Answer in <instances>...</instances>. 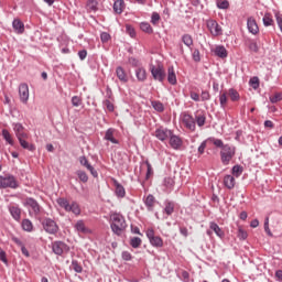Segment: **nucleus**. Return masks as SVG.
I'll return each mask as SVG.
<instances>
[{
  "label": "nucleus",
  "mask_w": 282,
  "mask_h": 282,
  "mask_svg": "<svg viewBox=\"0 0 282 282\" xmlns=\"http://www.w3.org/2000/svg\"><path fill=\"white\" fill-rule=\"evenodd\" d=\"M209 228H210V230H213V232H215V235H217V237L223 239L225 234H224V230L221 229V227H219V225H217V223L212 221L209 224Z\"/></svg>",
  "instance_id": "nucleus-28"
},
{
  "label": "nucleus",
  "mask_w": 282,
  "mask_h": 282,
  "mask_svg": "<svg viewBox=\"0 0 282 282\" xmlns=\"http://www.w3.org/2000/svg\"><path fill=\"white\" fill-rule=\"evenodd\" d=\"M182 43H184L186 47H193V36L191 34H183Z\"/></svg>",
  "instance_id": "nucleus-38"
},
{
  "label": "nucleus",
  "mask_w": 282,
  "mask_h": 282,
  "mask_svg": "<svg viewBox=\"0 0 282 282\" xmlns=\"http://www.w3.org/2000/svg\"><path fill=\"white\" fill-rule=\"evenodd\" d=\"M231 173L235 177H241V174L243 173V166L234 165L231 169Z\"/></svg>",
  "instance_id": "nucleus-42"
},
{
  "label": "nucleus",
  "mask_w": 282,
  "mask_h": 282,
  "mask_svg": "<svg viewBox=\"0 0 282 282\" xmlns=\"http://www.w3.org/2000/svg\"><path fill=\"white\" fill-rule=\"evenodd\" d=\"M163 186L166 188L167 193H171L175 186V178L167 176L163 180Z\"/></svg>",
  "instance_id": "nucleus-26"
},
{
  "label": "nucleus",
  "mask_w": 282,
  "mask_h": 282,
  "mask_svg": "<svg viewBox=\"0 0 282 282\" xmlns=\"http://www.w3.org/2000/svg\"><path fill=\"white\" fill-rule=\"evenodd\" d=\"M100 41L101 43H109V41H111V34H109L108 32H101Z\"/></svg>",
  "instance_id": "nucleus-48"
},
{
  "label": "nucleus",
  "mask_w": 282,
  "mask_h": 282,
  "mask_svg": "<svg viewBox=\"0 0 282 282\" xmlns=\"http://www.w3.org/2000/svg\"><path fill=\"white\" fill-rule=\"evenodd\" d=\"M181 116H182V122L185 129H188V131L195 132V130L197 129V126L193 115L188 112H183Z\"/></svg>",
  "instance_id": "nucleus-9"
},
{
  "label": "nucleus",
  "mask_w": 282,
  "mask_h": 282,
  "mask_svg": "<svg viewBox=\"0 0 282 282\" xmlns=\"http://www.w3.org/2000/svg\"><path fill=\"white\" fill-rule=\"evenodd\" d=\"M22 229L25 232H32V230H34V225L32 224V220L30 219H23L22 220Z\"/></svg>",
  "instance_id": "nucleus-34"
},
{
  "label": "nucleus",
  "mask_w": 282,
  "mask_h": 282,
  "mask_svg": "<svg viewBox=\"0 0 282 282\" xmlns=\"http://www.w3.org/2000/svg\"><path fill=\"white\" fill-rule=\"evenodd\" d=\"M126 32L129 34V36H131V39H135V29H133V26L127 24Z\"/></svg>",
  "instance_id": "nucleus-53"
},
{
  "label": "nucleus",
  "mask_w": 282,
  "mask_h": 282,
  "mask_svg": "<svg viewBox=\"0 0 282 282\" xmlns=\"http://www.w3.org/2000/svg\"><path fill=\"white\" fill-rule=\"evenodd\" d=\"M140 30H142L145 34H153V26L149 22H141Z\"/></svg>",
  "instance_id": "nucleus-36"
},
{
  "label": "nucleus",
  "mask_w": 282,
  "mask_h": 282,
  "mask_svg": "<svg viewBox=\"0 0 282 282\" xmlns=\"http://www.w3.org/2000/svg\"><path fill=\"white\" fill-rule=\"evenodd\" d=\"M56 204L59 208H64L66 213H73V215H80V205L76 202H72L69 204V200L65 197H59L56 199Z\"/></svg>",
  "instance_id": "nucleus-2"
},
{
  "label": "nucleus",
  "mask_w": 282,
  "mask_h": 282,
  "mask_svg": "<svg viewBox=\"0 0 282 282\" xmlns=\"http://www.w3.org/2000/svg\"><path fill=\"white\" fill-rule=\"evenodd\" d=\"M72 268L75 272H77V274H80V272H83V267L80 265V263L77 262V260H72Z\"/></svg>",
  "instance_id": "nucleus-45"
},
{
  "label": "nucleus",
  "mask_w": 282,
  "mask_h": 282,
  "mask_svg": "<svg viewBox=\"0 0 282 282\" xmlns=\"http://www.w3.org/2000/svg\"><path fill=\"white\" fill-rule=\"evenodd\" d=\"M193 61H195V63H199V61H202V57H200V55H199V50H194V52H193Z\"/></svg>",
  "instance_id": "nucleus-58"
},
{
  "label": "nucleus",
  "mask_w": 282,
  "mask_h": 282,
  "mask_svg": "<svg viewBox=\"0 0 282 282\" xmlns=\"http://www.w3.org/2000/svg\"><path fill=\"white\" fill-rule=\"evenodd\" d=\"M116 76L119 78L120 83H129V76H127V72H124V68L122 66H118L116 68Z\"/></svg>",
  "instance_id": "nucleus-18"
},
{
  "label": "nucleus",
  "mask_w": 282,
  "mask_h": 282,
  "mask_svg": "<svg viewBox=\"0 0 282 282\" xmlns=\"http://www.w3.org/2000/svg\"><path fill=\"white\" fill-rule=\"evenodd\" d=\"M75 230H77V232H82L83 235H87V232H89V229L85 226L84 220H77L75 224Z\"/></svg>",
  "instance_id": "nucleus-31"
},
{
  "label": "nucleus",
  "mask_w": 282,
  "mask_h": 282,
  "mask_svg": "<svg viewBox=\"0 0 282 282\" xmlns=\"http://www.w3.org/2000/svg\"><path fill=\"white\" fill-rule=\"evenodd\" d=\"M128 63L132 67H139L140 66V61H138L135 57H129Z\"/></svg>",
  "instance_id": "nucleus-57"
},
{
  "label": "nucleus",
  "mask_w": 282,
  "mask_h": 282,
  "mask_svg": "<svg viewBox=\"0 0 282 282\" xmlns=\"http://www.w3.org/2000/svg\"><path fill=\"white\" fill-rule=\"evenodd\" d=\"M144 204L148 208V210H152L153 206H155V196L153 194H149L147 198L144 199Z\"/></svg>",
  "instance_id": "nucleus-33"
},
{
  "label": "nucleus",
  "mask_w": 282,
  "mask_h": 282,
  "mask_svg": "<svg viewBox=\"0 0 282 282\" xmlns=\"http://www.w3.org/2000/svg\"><path fill=\"white\" fill-rule=\"evenodd\" d=\"M9 213L15 221H21V208L19 206H9Z\"/></svg>",
  "instance_id": "nucleus-21"
},
{
  "label": "nucleus",
  "mask_w": 282,
  "mask_h": 282,
  "mask_svg": "<svg viewBox=\"0 0 282 282\" xmlns=\"http://www.w3.org/2000/svg\"><path fill=\"white\" fill-rule=\"evenodd\" d=\"M121 257H122L123 261H131V259H132L131 252H129V251H123L121 253Z\"/></svg>",
  "instance_id": "nucleus-60"
},
{
  "label": "nucleus",
  "mask_w": 282,
  "mask_h": 282,
  "mask_svg": "<svg viewBox=\"0 0 282 282\" xmlns=\"http://www.w3.org/2000/svg\"><path fill=\"white\" fill-rule=\"evenodd\" d=\"M12 129L18 140L29 138L28 133L25 132V127H23V123H19V122L12 123Z\"/></svg>",
  "instance_id": "nucleus-14"
},
{
  "label": "nucleus",
  "mask_w": 282,
  "mask_h": 282,
  "mask_svg": "<svg viewBox=\"0 0 282 282\" xmlns=\"http://www.w3.org/2000/svg\"><path fill=\"white\" fill-rule=\"evenodd\" d=\"M247 28L251 34H259V25H257V20L253 18H248Z\"/></svg>",
  "instance_id": "nucleus-17"
},
{
  "label": "nucleus",
  "mask_w": 282,
  "mask_h": 282,
  "mask_svg": "<svg viewBox=\"0 0 282 282\" xmlns=\"http://www.w3.org/2000/svg\"><path fill=\"white\" fill-rule=\"evenodd\" d=\"M112 8L116 14H122L124 12V0H116Z\"/></svg>",
  "instance_id": "nucleus-27"
},
{
  "label": "nucleus",
  "mask_w": 282,
  "mask_h": 282,
  "mask_svg": "<svg viewBox=\"0 0 282 282\" xmlns=\"http://www.w3.org/2000/svg\"><path fill=\"white\" fill-rule=\"evenodd\" d=\"M145 235L153 248H162L164 246V240L160 236H155V230L153 228H149L145 231Z\"/></svg>",
  "instance_id": "nucleus-6"
},
{
  "label": "nucleus",
  "mask_w": 282,
  "mask_h": 282,
  "mask_svg": "<svg viewBox=\"0 0 282 282\" xmlns=\"http://www.w3.org/2000/svg\"><path fill=\"white\" fill-rule=\"evenodd\" d=\"M204 151H206V141H203L200 145L198 147V153L199 155H204Z\"/></svg>",
  "instance_id": "nucleus-63"
},
{
  "label": "nucleus",
  "mask_w": 282,
  "mask_h": 282,
  "mask_svg": "<svg viewBox=\"0 0 282 282\" xmlns=\"http://www.w3.org/2000/svg\"><path fill=\"white\" fill-rule=\"evenodd\" d=\"M167 82L170 85H177V75H175V68L173 66L167 68Z\"/></svg>",
  "instance_id": "nucleus-23"
},
{
  "label": "nucleus",
  "mask_w": 282,
  "mask_h": 282,
  "mask_svg": "<svg viewBox=\"0 0 282 282\" xmlns=\"http://www.w3.org/2000/svg\"><path fill=\"white\" fill-rule=\"evenodd\" d=\"M150 72L154 78V80H159V83H164V78H166V73L164 72L163 65H151Z\"/></svg>",
  "instance_id": "nucleus-7"
},
{
  "label": "nucleus",
  "mask_w": 282,
  "mask_h": 282,
  "mask_svg": "<svg viewBox=\"0 0 282 282\" xmlns=\"http://www.w3.org/2000/svg\"><path fill=\"white\" fill-rule=\"evenodd\" d=\"M214 54L218 56V58H228V51L226 50V46L218 45L216 46Z\"/></svg>",
  "instance_id": "nucleus-25"
},
{
  "label": "nucleus",
  "mask_w": 282,
  "mask_h": 282,
  "mask_svg": "<svg viewBox=\"0 0 282 282\" xmlns=\"http://www.w3.org/2000/svg\"><path fill=\"white\" fill-rule=\"evenodd\" d=\"M52 251L54 254H57V257H62L65 252H69V246L64 241L57 240L52 242Z\"/></svg>",
  "instance_id": "nucleus-10"
},
{
  "label": "nucleus",
  "mask_w": 282,
  "mask_h": 282,
  "mask_svg": "<svg viewBox=\"0 0 282 282\" xmlns=\"http://www.w3.org/2000/svg\"><path fill=\"white\" fill-rule=\"evenodd\" d=\"M262 21L265 28H270V25L274 24V20L272 19V14L270 13H265Z\"/></svg>",
  "instance_id": "nucleus-40"
},
{
  "label": "nucleus",
  "mask_w": 282,
  "mask_h": 282,
  "mask_svg": "<svg viewBox=\"0 0 282 282\" xmlns=\"http://www.w3.org/2000/svg\"><path fill=\"white\" fill-rule=\"evenodd\" d=\"M238 239H240L241 241H246V239H248V231L243 230L242 228H239Z\"/></svg>",
  "instance_id": "nucleus-50"
},
{
  "label": "nucleus",
  "mask_w": 282,
  "mask_h": 282,
  "mask_svg": "<svg viewBox=\"0 0 282 282\" xmlns=\"http://www.w3.org/2000/svg\"><path fill=\"white\" fill-rule=\"evenodd\" d=\"M235 153H237V149L230 144H226L224 149L220 150V162L224 164V166H228V164L232 162Z\"/></svg>",
  "instance_id": "nucleus-3"
},
{
  "label": "nucleus",
  "mask_w": 282,
  "mask_h": 282,
  "mask_svg": "<svg viewBox=\"0 0 282 282\" xmlns=\"http://www.w3.org/2000/svg\"><path fill=\"white\" fill-rule=\"evenodd\" d=\"M42 226L48 235H56V232H58V224H56L52 218H45Z\"/></svg>",
  "instance_id": "nucleus-11"
},
{
  "label": "nucleus",
  "mask_w": 282,
  "mask_h": 282,
  "mask_svg": "<svg viewBox=\"0 0 282 282\" xmlns=\"http://www.w3.org/2000/svg\"><path fill=\"white\" fill-rule=\"evenodd\" d=\"M274 14L278 26L280 28V32H282V14L279 11H275Z\"/></svg>",
  "instance_id": "nucleus-54"
},
{
  "label": "nucleus",
  "mask_w": 282,
  "mask_h": 282,
  "mask_svg": "<svg viewBox=\"0 0 282 282\" xmlns=\"http://www.w3.org/2000/svg\"><path fill=\"white\" fill-rule=\"evenodd\" d=\"M70 102L73 107H80V105H83V99L78 96H73Z\"/></svg>",
  "instance_id": "nucleus-47"
},
{
  "label": "nucleus",
  "mask_w": 282,
  "mask_h": 282,
  "mask_svg": "<svg viewBox=\"0 0 282 282\" xmlns=\"http://www.w3.org/2000/svg\"><path fill=\"white\" fill-rule=\"evenodd\" d=\"M282 94L275 93L273 96H270L269 100L272 102V105H276V102H281Z\"/></svg>",
  "instance_id": "nucleus-44"
},
{
  "label": "nucleus",
  "mask_w": 282,
  "mask_h": 282,
  "mask_svg": "<svg viewBox=\"0 0 282 282\" xmlns=\"http://www.w3.org/2000/svg\"><path fill=\"white\" fill-rule=\"evenodd\" d=\"M183 144L184 142L182 141V138L177 137L176 134H173L172 132L170 135V147H172L174 151H180Z\"/></svg>",
  "instance_id": "nucleus-15"
},
{
  "label": "nucleus",
  "mask_w": 282,
  "mask_h": 282,
  "mask_svg": "<svg viewBox=\"0 0 282 282\" xmlns=\"http://www.w3.org/2000/svg\"><path fill=\"white\" fill-rule=\"evenodd\" d=\"M163 206V213L167 215V217H171V215L175 213V202L171 199H165Z\"/></svg>",
  "instance_id": "nucleus-16"
},
{
  "label": "nucleus",
  "mask_w": 282,
  "mask_h": 282,
  "mask_svg": "<svg viewBox=\"0 0 282 282\" xmlns=\"http://www.w3.org/2000/svg\"><path fill=\"white\" fill-rule=\"evenodd\" d=\"M115 194L119 198H123L127 195V191L124 189V186L120 184L118 181H115Z\"/></svg>",
  "instance_id": "nucleus-22"
},
{
  "label": "nucleus",
  "mask_w": 282,
  "mask_h": 282,
  "mask_svg": "<svg viewBox=\"0 0 282 282\" xmlns=\"http://www.w3.org/2000/svg\"><path fill=\"white\" fill-rule=\"evenodd\" d=\"M264 231L267 232V235L269 236V237H272L273 235H272V231L270 230V217H267L265 219H264Z\"/></svg>",
  "instance_id": "nucleus-51"
},
{
  "label": "nucleus",
  "mask_w": 282,
  "mask_h": 282,
  "mask_svg": "<svg viewBox=\"0 0 282 282\" xmlns=\"http://www.w3.org/2000/svg\"><path fill=\"white\" fill-rule=\"evenodd\" d=\"M78 57L82 59V61H85V58H87V50H82V51H78Z\"/></svg>",
  "instance_id": "nucleus-64"
},
{
  "label": "nucleus",
  "mask_w": 282,
  "mask_h": 282,
  "mask_svg": "<svg viewBox=\"0 0 282 282\" xmlns=\"http://www.w3.org/2000/svg\"><path fill=\"white\" fill-rule=\"evenodd\" d=\"M0 188H19V181L12 174L0 175Z\"/></svg>",
  "instance_id": "nucleus-4"
},
{
  "label": "nucleus",
  "mask_w": 282,
  "mask_h": 282,
  "mask_svg": "<svg viewBox=\"0 0 282 282\" xmlns=\"http://www.w3.org/2000/svg\"><path fill=\"white\" fill-rule=\"evenodd\" d=\"M110 228L115 235L120 237L124 230H127V220L120 213H113L110 215Z\"/></svg>",
  "instance_id": "nucleus-1"
},
{
  "label": "nucleus",
  "mask_w": 282,
  "mask_h": 282,
  "mask_svg": "<svg viewBox=\"0 0 282 282\" xmlns=\"http://www.w3.org/2000/svg\"><path fill=\"white\" fill-rule=\"evenodd\" d=\"M76 175L78 180H80L84 184H87V182H89V176L87 175V172L78 170L76 171Z\"/></svg>",
  "instance_id": "nucleus-37"
},
{
  "label": "nucleus",
  "mask_w": 282,
  "mask_h": 282,
  "mask_svg": "<svg viewBox=\"0 0 282 282\" xmlns=\"http://www.w3.org/2000/svg\"><path fill=\"white\" fill-rule=\"evenodd\" d=\"M219 102H220L221 109H226V105L228 102V97L226 96V93L219 96Z\"/></svg>",
  "instance_id": "nucleus-49"
},
{
  "label": "nucleus",
  "mask_w": 282,
  "mask_h": 282,
  "mask_svg": "<svg viewBox=\"0 0 282 282\" xmlns=\"http://www.w3.org/2000/svg\"><path fill=\"white\" fill-rule=\"evenodd\" d=\"M116 133V129L109 128L104 137V140H107V142H111L112 144H119L118 139H115L113 134Z\"/></svg>",
  "instance_id": "nucleus-20"
},
{
  "label": "nucleus",
  "mask_w": 282,
  "mask_h": 282,
  "mask_svg": "<svg viewBox=\"0 0 282 282\" xmlns=\"http://www.w3.org/2000/svg\"><path fill=\"white\" fill-rule=\"evenodd\" d=\"M79 164H82V166H85L86 169H89V166H91V164H89V161L87 160V156H79Z\"/></svg>",
  "instance_id": "nucleus-55"
},
{
  "label": "nucleus",
  "mask_w": 282,
  "mask_h": 282,
  "mask_svg": "<svg viewBox=\"0 0 282 282\" xmlns=\"http://www.w3.org/2000/svg\"><path fill=\"white\" fill-rule=\"evenodd\" d=\"M171 133H173V131L169 130V128L160 127L155 130L154 135L161 142H164L165 140H169V138H171Z\"/></svg>",
  "instance_id": "nucleus-13"
},
{
  "label": "nucleus",
  "mask_w": 282,
  "mask_h": 282,
  "mask_svg": "<svg viewBox=\"0 0 282 282\" xmlns=\"http://www.w3.org/2000/svg\"><path fill=\"white\" fill-rule=\"evenodd\" d=\"M2 138L6 140L7 144H10V147H14V139H12V134L7 129L2 130Z\"/></svg>",
  "instance_id": "nucleus-32"
},
{
  "label": "nucleus",
  "mask_w": 282,
  "mask_h": 282,
  "mask_svg": "<svg viewBox=\"0 0 282 282\" xmlns=\"http://www.w3.org/2000/svg\"><path fill=\"white\" fill-rule=\"evenodd\" d=\"M18 141L20 142V145L22 147V149H25L26 151H31L32 153L33 151H36V145L28 142L26 139H18Z\"/></svg>",
  "instance_id": "nucleus-29"
},
{
  "label": "nucleus",
  "mask_w": 282,
  "mask_h": 282,
  "mask_svg": "<svg viewBox=\"0 0 282 282\" xmlns=\"http://www.w3.org/2000/svg\"><path fill=\"white\" fill-rule=\"evenodd\" d=\"M194 120H195L197 127L202 128V127H204V124H206V115H204V113L195 115Z\"/></svg>",
  "instance_id": "nucleus-35"
},
{
  "label": "nucleus",
  "mask_w": 282,
  "mask_h": 282,
  "mask_svg": "<svg viewBox=\"0 0 282 282\" xmlns=\"http://www.w3.org/2000/svg\"><path fill=\"white\" fill-rule=\"evenodd\" d=\"M12 28L17 34H23L25 32V24H23L20 19L13 20Z\"/></svg>",
  "instance_id": "nucleus-19"
},
{
  "label": "nucleus",
  "mask_w": 282,
  "mask_h": 282,
  "mask_svg": "<svg viewBox=\"0 0 282 282\" xmlns=\"http://www.w3.org/2000/svg\"><path fill=\"white\" fill-rule=\"evenodd\" d=\"M206 25L212 36H221V34H224V29H221V25H219V23L216 22V20H207Z\"/></svg>",
  "instance_id": "nucleus-8"
},
{
  "label": "nucleus",
  "mask_w": 282,
  "mask_h": 282,
  "mask_svg": "<svg viewBox=\"0 0 282 282\" xmlns=\"http://www.w3.org/2000/svg\"><path fill=\"white\" fill-rule=\"evenodd\" d=\"M160 19H161L160 13H158L155 11L152 12V15H151L152 25H158L160 23Z\"/></svg>",
  "instance_id": "nucleus-46"
},
{
  "label": "nucleus",
  "mask_w": 282,
  "mask_h": 282,
  "mask_svg": "<svg viewBox=\"0 0 282 282\" xmlns=\"http://www.w3.org/2000/svg\"><path fill=\"white\" fill-rule=\"evenodd\" d=\"M104 107L109 111H113V104L109 99L104 100Z\"/></svg>",
  "instance_id": "nucleus-59"
},
{
  "label": "nucleus",
  "mask_w": 282,
  "mask_h": 282,
  "mask_svg": "<svg viewBox=\"0 0 282 282\" xmlns=\"http://www.w3.org/2000/svg\"><path fill=\"white\" fill-rule=\"evenodd\" d=\"M200 98H202L203 102H205L206 100H210V94L206 90H203Z\"/></svg>",
  "instance_id": "nucleus-61"
},
{
  "label": "nucleus",
  "mask_w": 282,
  "mask_h": 282,
  "mask_svg": "<svg viewBox=\"0 0 282 282\" xmlns=\"http://www.w3.org/2000/svg\"><path fill=\"white\" fill-rule=\"evenodd\" d=\"M25 208H29L30 216H35L41 214V205H39V202L32 197H28L24 200Z\"/></svg>",
  "instance_id": "nucleus-5"
},
{
  "label": "nucleus",
  "mask_w": 282,
  "mask_h": 282,
  "mask_svg": "<svg viewBox=\"0 0 282 282\" xmlns=\"http://www.w3.org/2000/svg\"><path fill=\"white\" fill-rule=\"evenodd\" d=\"M249 50L251 51V52H259V45L257 44V42H254V41H250L249 42Z\"/></svg>",
  "instance_id": "nucleus-56"
},
{
  "label": "nucleus",
  "mask_w": 282,
  "mask_h": 282,
  "mask_svg": "<svg viewBox=\"0 0 282 282\" xmlns=\"http://www.w3.org/2000/svg\"><path fill=\"white\" fill-rule=\"evenodd\" d=\"M214 144L218 148V149H224V147H226V144H224V141L221 139H216L214 140Z\"/></svg>",
  "instance_id": "nucleus-62"
},
{
  "label": "nucleus",
  "mask_w": 282,
  "mask_h": 282,
  "mask_svg": "<svg viewBox=\"0 0 282 282\" xmlns=\"http://www.w3.org/2000/svg\"><path fill=\"white\" fill-rule=\"evenodd\" d=\"M151 105L154 111H158L159 113H162V111H164V104H162L161 101L154 100L151 101Z\"/></svg>",
  "instance_id": "nucleus-39"
},
{
  "label": "nucleus",
  "mask_w": 282,
  "mask_h": 282,
  "mask_svg": "<svg viewBox=\"0 0 282 282\" xmlns=\"http://www.w3.org/2000/svg\"><path fill=\"white\" fill-rule=\"evenodd\" d=\"M19 97H20V101L23 105H28V101L30 100V87L28 86V84H25V83L20 84Z\"/></svg>",
  "instance_id": "nucleus-12"
},
{
  "label": "nucleus",
  "mask_w": 282,
  "mask_h": 282,
  "mask_svg": "<svg viewBox=\"0 0 282 282\" xmlns=\"http://www.w3.org/2000/svg\"><path fill=\"white\" fill-rule=\"evenodd\" d=\"M130 246H132V248H140V246H142V239L140 237L131 238Z\"/></svg>",
  "instance_id": "nucleus-43"
},
{
  "label": "nucleus",
  "mask_w": 282,
  "mask_h": 282,
  "mask_svg": "<svg viewBox=\"0 0 282 282\" xmlns=\"http://www.w3.org/2000/svg\"><path fill=\"white\" fill-rule=\"evenodd\" d=\"M229 96L232 100V102L239 100V93L235 90V88L229 89Z\"/></svg>",
  "instance_id": "nucleus-52"
},
{
  "label": "nucleus",
  "mask_w": 282,
  "mask_h": 282,
  "mask_svg": "<svg viewBox=\"0 0 282 282\" xmlns=\"http://www.w3.org/2000/svg\"><path fill=\"white\" fill-rule=\"evenodd\" d=\"M216 6L219 10H228L230 8V2H228V0H217Z\"/></svg>",
  "instance_id": "nucleus-41"
},
{
  "label": "nucleus",
  "mask_w": 282,
  "mask_h": 282,
  "mask_svg": "<svg viewBox=\"0 0 282 282\" xmlns=\"http://www.w3.org/2000/svg\"><path fill=\"white\" fill-rule=\"evenodd\" d=\"M135 76L137 80H139L140 83H144V80H147V69H144L143 67L137 68Z\"/></svg>",
  "instance_id": "nucleus-30"
},
{
  "label": "nucleus",
  "mask_w": 282,
  "mask_h": 282,
  "mask_svg": "<svg viewBox=\"0 0 282 282\" xmlns=\"http://www.w3.org/2000/svg\"><path fill=\"white\" fill-rule=\"evenodd\" d=\"M235 176L227 174L224 177V186H226V188H228L229 191H232V188H235Z\"/></svg>",
  "instance_id": "nucleus-24"
}]
</instances>
